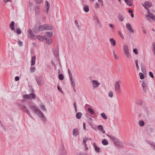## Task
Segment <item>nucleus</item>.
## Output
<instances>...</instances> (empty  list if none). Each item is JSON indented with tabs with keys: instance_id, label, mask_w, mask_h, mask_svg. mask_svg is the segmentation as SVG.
<instances>
[{
	"instance_id": "1",
	"label": "nucleus",
	"mask_w": 155,
	"mask_h": 155,
	"mask_svg": "<svg viewBox=\"0 0 155 155\" xmlns=\"http://www.w3.org/2000/svg\"><path fill=\"white\" fill-rule=\"evenodd\" d=\"M29 108L33 111L34 113L36 114L44 122H45L46 121V119L41 111L33 106L29 105Z\"/></svg>"
},
{
	"instance_id": "2",
	"label": "nucleus",
	"mask_w": 155,
	"mask_h": 155,
	"mask_svg": "<svg viewBox=\"0 0 155 155\" xmlns=\"http://www.w3.org/2000/svg\"><path fill=\"white\" fill-rule=\"evenodd\" d=\"M106 135L112 140L115 146L120 147H122V142L119 141L117 137L108 134H107Z\"/></svg>"
},
{
	"instance_id": "3",
	"label": "nucleus",
	"mask_w": 155,
	"mask_h": 155,
	"mask_svg": "<svg viewBox=\"0 0 155 155\" xmlns=\"http://www.w3.org/2000/svg\"><path fill=\"white\" fill-rule=\"evenodd\" d=\"M67 153V151L65 149L63 144L61 143L59 150V155H66Z\"/></svg>"
},
{
	"instance_id": "4",
	"label": "nucleus",
	"mask_w": 155,
	"mask_h": 155,
	"mask_svg": "<svg viewBox=\"0 0 155 155\" xmlns=\"http://www.w3.org/2000/svg\"><path fill=\"white\" fill-rule=\"evenodd\" d=\"M23 97L25 99H34L36 97L35 94L33 93H31L28 94H26L24 95Z\"/></svg>"
},
{
	"instance_id": "5",
	"label": "nucleus",
	"mask_w": 155,
	"mask_h": 155,
	"mask_svg": "<svg viewBox=\"0 0 155 155\" xmlns=\"http://www.w3.org/2000/svg\"><path fill=\"white\" fill-rule=\"evenodd\" d=\"M35 79L38 85H41L43 84V78L41 77L37 76L35 77Z\"/></svg>"
},
{
	"instance_id": "6",
	"label": "nucleus",
	"mask_w": 155,
	"mask_h": 155,
	"mask_svg": "<svg viewBox=\"0 0 155 155\" xmlns=\"http://www.w3.org/2000/svg\"><path fill=\"white\" fill-rule=\"evenodd\" d=\"M120 81H117L115 84V90L118 93H120Z\"/></svg>"
},
{
	"instance_id": "7",
	"label": "nucleus",
	"mask_w": 155,
	"mask_h": 155,
	"mask_svg": "<svg viewBox=\"0 0 155 155\" xmlns=\"http://www.w3.org/2000/svg\"><path fill=\"white\" fill-rule=\"evenodd\" d=\"M123 48L124 52L126 55L127 57L128 58H129L130 54L127 46L126 45H124L123 46Z\"/></svg>"
},
{
	"instance_id": "8",
	"label": "nucleus",
	"mask_w": 155,
	"mask_h": 155,
	"mask_svg": "<svg viewBox=\"0 0 155 155\" xmlns=\"http://www.w3.org/2000/svg\"><path fill=\"white\" fill-rule=\"evenodd\" d=\"M142 5L146 9H147L148 10H149L148 8L152 6V4L150 2H145L144 3V4H142Z\"/></svg>"
},
{
	"instance_id": "9",
	"label": "nucleus",
	"mask_w": 155,
	"mask_h": 155,
	"mask_svg": "<svg viewBox=\"0 0 155 155\" xmlns=\"http://www.w3.org/2000/svg\"><path fill=\"white\" fill-rule=\"evenodd\" d=\"M28 36L31 39H34L35 38V35L32 31L31 29H29L28 31Z\"/></svg>"
},
{
	"instance_id": "10",
	"label": "nucleus",
	"mask_w": 155,
	"mask_h": 155,
	"mask_svg": "<svg viewBox=\"0 0 155 155\" xmlns=\"http://www.w3.org/2000/svg\"><path fill=\"white\" fill-rule=\"evenodd\" d=\"M33 32L35 34L38 33L40 32L38 30V27L36 25L33 26L32 28Z\"/></svg>"
},
{
	"instance_id": "11",
	"label": "nucleus",
	"mask_w": 155,
	"mask_h": 155,
	"mask_svg": "<svg viewBox=\"0 0 155 155\" xmlns=\"http://www.w3.org/2000/svg\"><path fill=\"white\" fill-rule=\"evenodd\" d=\"M34 9L35 14L37 15H38L40 12V7L38 5H36L34 7Z\"/></svg>"
},
{
	"instance_id": "12",
	"label": "nucleus",
	"mask_w": 155,
	"mask_h": 155,
	"mask_svg": "<svg viewBox=\"0 0 155 155\" xmlns=\"http://www.w3.org/2000/svg\"><path fill=\"white\" fill-rule=\"evenodd\" d=\"M50 6V5L49 2L47 1H46L45 2V7L46 8V9L45 10V12L46 13H48Z\"/></svg>"
},
{
	"instance_id": "13",
	"label": "nucleus",
	"mask_w": 155,
	"mask_h": 155,
	"mask_svg": "<svg viewBox=\"0 0 155 155\" xmlns=\"http://www.w3.org/2000/svg\"><path fill=\"white\" fill-rule=\"evenodd\" d=\"M92 84H93V87L94 88L97 87L100 84L98 81L95 80H93L92 81Z\"/></svg>"
},
{
	"instance_id": "14",
	"label": "nucleus",
	"mask_w": 155,
	"mask_h": 155,
	"mask_svg": "<svg viewBox=\"0 0 155 155\" xmlns=\"http://www.w3.org/2000/svg\"><path fill=\"white\" fill-rule=\"evenodd\" d=\"M45 30H52L53 28V27L51 25L49 24H45Z\"/></svg>"
},
{
	"instance_id": "15",
	"label": "nucleus",
	"mask_w": 155,
	"mask_h": 155,
	"mask_svg": "<svg viewBox=\"0 0 155 155\" xmlns=\"http://www.w3.org/2000/svg\"><path fill=\"white\" fill-rule=\"evenodd\" d=\"M147 16L155 21V16L153 15V14L151 13L148 11L147 12Z\"/></svg>"
},
{
	"instance_id": "16",
	"label": "nucleus",
	"mask_w": 155,
	"mask_h": 155,
	"mask_svg": "<svg viewBox=\"0 0 155 155\" xmlns=\"http://www.w3.org/2000/svg\"><path fill=\"white\" fill-rule=\"evenodd\" d=\"M126 26L128 29V30L130 32L132 33H134V30L132 28L131 25L130 24V23H128L126 25Z\"/></svg>"
},
{
	"instance_id": "17",
	"label": "nucleus",
	"mask_w": 155,
	"mask_h": 155,
	"mask_svg": "<svg viewBox=\"0 0 155 155\" xmlns=\"http://www.w3.org/2000/svg\"><path fill=\"white\" fill-rule=\"evenodd\" d=\"M146 141L150 147L155 150V143L149 140H147Z\"/></svg>"
},
{
	"instance_id": "18",
	"label": "nucleus",
	"mask_w": 155,
	"mask_h": 155,
	"mask_svg": "<svg viewBox=\"0 0 155 155\" xmlns=\"http://www.w3.org/2000/svg\"><path fill=\"white\" fill-rule=\"evenodd\" d=\"M36 60V56L35 55H34L31 57V66H33L35 65V61Z\"/></svg>"
},
{
	"instance_id": "19",
	"label": "nucleus",
	"mask_w": 155,
	"mask_h": 155,
	"mask_svg": "<svg viewBox=\"0 0 155 155\" xmlns=\"http://www.w3.org/2000/svg\"><path fill=\"white\" fill-rule=\"evenodd\" d=\"M93 147H94V149L95 151L97 153H99L100 152V148L98 147L96 145L95 143H94L93 144Z\"/></svg>"
},
{
	"instance_id": "20",
	"label": "nucleus",
	"mask_w": 155,
	"mask_h": 155,
	"mask_svg": "<svg viewBox=\"0 0 155 155\" xmlns=\"http://www.w3.org/2000/svg\"><path fill=\"white\" fill-rule=\"evenodd\" d=\"M79 134V132L78 130V129L77 128L74 129L73 131V135L76 137Z\"/></svg>"
},
{
	"instance_id": "21",
	"label": "nucleus",
	"mask_w": 155,
	"mask_h": 155,
	"mask_svg": "<svg viewBox=\"0 0 155 155\" xmlns=\"http://www.w3.org/2000/svg\"><path fill=\"white\" fill-rule=\"evenodd\" d=\"M15 23L14 21H12L9 25L12 31H14L15 30Z\"/></svg>"
},
{
	"instance_id": "22",
	"label": "nucleus",
	"mask_w": 155,
	"mask_h": 155,
	"mask_svg": "<svg viewBox=\"0 0 155 155\" xmlns=\"http://www.w3.org/2000/svg\"><path fill=\"white\" fill-rule=\"evenodd\" d=\"M118 18L119 20L121 21H123L125 18L123 15L120 13L118 14Z\"/></svg>"
},
{
	"instance_id": "23",
	"label": "nucleus",
	"mask_w": 155,
	"mask_h": 155,
	"mask_svg": "<svg viewBox=\"0 0 155 155\" xmlns=\"http://www.w3.org/2000/svg\"><path fill=\"white\" fill-rule=\"evenodd\" d=\"M83 10L85 12H88L89 10V6L86 5H83Z\"/></svg>"
},
{
	"instance_id": "24",
	"label": "nucleus",
	"mask_w": 155,
	"mask_h": 155,
	"mask_svg": "<svg viewBox=\"0 0 155 155\" xmlns=\"http://www.w3.org/2000/svg\"><path fill=\"white\" fill-rule=\"evenodd\" d=\"M45 24L41 25H40L38 26V30L39 32L45 30Z\"/></svg>"
},
{
	"instance_id": "25",
	"label": "nucleus",
	"mask_w": 155,
	"mask_h": 155,
	"mask_svg": "<svg viewBox=\"0 0 155 155\" xmlns=\"http://www.w3.org/2000/svg\"><path fill=\"white\" fill-rule=\"evenodd\" d=\"M141 68L142 72L144 73H146V70L145 69V64L143 63H141Z\"/></svg>"
},
{
	"instance_id": "26",
	"label": "nucleus",
	"mask_w": 155,
	"mask_h": 155,
	"mask_svg": "<svg viewBox=\"0 0 155 155\" xmlns=\"http://www.w3.org/2000/svg\"><path fill=\"white\" fill-rule=\"evenodd\" d=\"M54 55L56 57H58L59 56V51L57 49L53 51Z\"/></svg>"
},
{
	"instance_id": "27",
	"label": "nucleus",
	"mask_w": 155,
	"mask_h": 155,
	"mask_svg": "<svg viewBox=\"0 0 155 155\" xmlns=\"http://www.w3.org/2000/svg\"><path fill=\"white\" fill-rule=\"evenodd\" d=\"M110 41L111 43V45L114 46L116 45V41L113 38L110 39Z\"/></svg>"
},
{
	"instance_id": "28",
	"label": "nucleus",
	"mask_w": 155,
	"mask_h": 155,
	"mask_svg": "<svg viewBox=\"0 0 155 155\" xmlns=\"http://www.w3.org/2000/svg\"><path fill=\"white\" fill-rule=\"evenodd\" d=\"M125 2L128 5L131 6L133 5V3L131 2V0H125Z\"/></svg>"
},
{
	"instance_id": "29",
	"label": "nucleus",
	"mask_w": 155,
	"mask_h": 155,
	"mask_svg": "<svg viewBox=\"0 0 155 155\" xmlns=\"http://www.w3.org/2000/svg\"><path fill=\"white\" fill-rule=\"evenodd\" d=\"M76 117L78 119H80L82 116V114L81 112H78L76 114Z\"/></svg>"
},
{
	"instance_id": "30",
	"label": "nucleus",
	"mask_w": 155,
	"mask_h": 155,
	"mask_svg": "<svg viewBox=\"0 0 155 155\" xmlns=\"http://www.w3.org/2000/svg\"><path fill=\"white\" fill-rule=\"evenodd\" d=\"M45 35L46 36L48 37H50L52 36L53 35V33L52 31H50L49 32H46Z\"/></svg>"
},
{
	"instance_id": "31",
	"label": "nucleus",
	"mask_w": 155,
	"mask_h": 155,
	"mask_svg": "<svg viewBox=\"0 0 155 155\" xmlns=\"http://www.w3.org/2000/svg\"><path fill=\"white\" fill-rule=\"evenodd\" d=\"M70 81L71 82V85L73 88L75 87V83L74 81L73 80V78L70 79Z\"/></svg>"
},
{
	"instance_id": "32",
	"label": "nucleus",
	"mask_w": 155,
	"mask_h": 155,
	"mask_svg": "<svg viewBox=\"0 0 155 155\" xmlns=\"http://www.w3.org/2000/svg\"><path fill=\"white\" fill-rule=\"evenodd\" d=\"M87 110L92 115H93L94 113V110L91 109V107H88L87 108Z\"/></svg>"
},
{
	"instance_id": "33",
	"label": "nucleus",
	"mask_w": 155,
	"mask_h": 155,
	"mask_svg": "<svg viewBox=\"0 0 155 155\" xmlns=\"http://www.w3.org/2000/svg\"><path fill=\"white\" fill-rule=\"evenodd\" d=\"M102 143L103 145L106 146L108 144V142L105 139H104L102 140Z\"/></svg>"
},
{
	"instance_id": "34",
	"label": "nucleus",
	"mask_w": 155,
	"mask_h": 155,
	"mask_svg": "<svg viewBox=\"0 0 155 155\" xmlns=\"http://www.w3.org/2000/svg\"><path fill=\"white\" fill-rule=\"evenodd\" d=\"M139 124L140 126L143 127L144 125V122L143 120H140L139 121Z\"/></svg>"
},
{
	"instance_id": "35",
	"label": "nucleus",
	"mask_w": 155,
	"mask_h": 155,
	"mask_svg": "<svg viewBox=\"0 0 155 155\" xmlns=\"http://www.w3.org/2000/svg\"><path fill=\"white\" fill-rule=\"evenodd\" d=\"M94 20L95 21V23H96L97 24H100V21L98 20V18H97V17L96 16H94Z\"/></svg>"
},
{
	"instance_id": "36",
	"label": "nucleus",
	"mask_w": 155,
	"mask_h": 155,
	"mask_svg": "<svg viewBox=\"0 0 155 155\" xmlns=\"http://www.w3.org/2000/svg\"><path fill=\"white\" fill-rule=\"evenodd\" d=\"M97 128L98 130H100L101 131L103 130V127L102 125H99L97 126Z\"/></svg>"
},
{
	"instance_id": "37",
	"label": "nucleus",
	"mask_w": 155,
	"mask_h": 155,
	"mask_svg": "<svg viewBox=\"0 0 155 155\" xmlns=\"http://www.w3.org/2000/svg\"><path fill=\"white\" fill-rule=\"evenodd\" d=\"M68 73L69 74L70 79L73 78L72 75V73L71 71V70L68 69Z\"/></svg>"
},
{
	"instance_id": "38",
	"label": "nucleus",
	"mask_w": 155,
	"mask_h": 155,
	"mask_svg": "<svg viewBox=\"0 0 155 155\" xmlns=\"http://www.w3.org/2000/svg\"><path fill=\"white\" fill-rule=\"evenodd\" d=\"M46 44L48 45L51 44L52 43V40L50 38H49L48 39V40H46Z\"/></svg>"
},
{
	"instance_id": "39",
	"label": "nucleus",
	"mask_w": 155,
	"mask_h": 155,
	"mask_svg": "<svg viewBox=\"0 0 155 155\" xmlns=\"http://www.w3.org/2000/svg\"><path fill=\"white\" fill-rule=\"evenodd\" d=\"M58 78L61 81L64 79V76L62 74H59L58 75Z\"/></svg>"
},
{
	"instance_id": "40",
	"label": "nucleus",
	"mask_w": 155,
	"mask_h": 155,
	"mask_svg": "<svg viewBox=\"0 0 155 155\" xmlns=\"http://www.w3.org/2000/svg\"><path fill=\"white\" fill-rule=\"evenodd\" d=\"M101 115L102 117V118L104 119H106L107 118V117L106 114L104 113H101Z\"/></svg>"
},
{
	"instance_id": "41",
	"label": "nucleus",
	"mask_w": 155,
	"mask_h": 155,
	"mask_svg": "<svg viewBox=\"0 0 155 155\" xmlns=\"http://www.w3.org/2000/svg\"><path fill=\"white\" fill-rule=\"evenodd\" d=\"M154 128L153 127H150L148 129V131L149 133H151L154 132Z\"/></svg>"
},
{
	"instance_id": "42",
	"label": "nucleus",
	"mask_w": 155,
	"mask_h": 155,
	"mask_svg": "<svg viewBox=\"0 0 155 155\" xmlns=\"http://www.w3.org/2000/svg\"><path fill=\"white\" fill-rule=\"evenodd\" d=\"M142 87L147 86V81H143L142 84Z\"/></svg>"
},
{
	"instance_id": "43",
	"label": "nucleus",
	"mask_w": 155,
	"mask_h": 155,
	"mask_svg": "<svg viewBox=\"0 0 155 155\" xmlns=\"http://www.w3.org/2000/svg\"><path fill=\"white\" fill-rule=\"evenodd\" d=\"M139 75L140 77V78L141 79H143L144 78V75L141 72H140L139 74Z\"/></svg>"
},
{
	"instance_id": "44",
	"label": "nucleus",
	"mask_w": 155,
	"mask_h": 155,
	"mask_svg": "<svg viewBox=\"0 0 155 155\" xmlns=\"http://www.w3.org/2000/svg\"><path fill=\"white\" fill-rule=\"evenodd\" d=\"M37 38L40 41H43L42 36L40 35H37Z\"/></svg>"
},
{
	"instance_id": "45",
	"label": "nucleus",
	"mask_w": 155,
	"mask_h": 155,
	"mask_svg": "<svg viewBox=\"0 0 155 155\" xmlns=\"http://www.w3.org/2000/svg\"><path fill=\"white\" fill-rule=\"evenodd\" d=\"M118 35L122 39H124V37L123 35L122 34V33L120 31H118Z\"/></svg>"
},
{
	"instance_id": "46",
	"label": "nucleus",
	"mask_w": 155,
	"mask_h": 155,
	"mask_svg": "<svg viewBox=\"0 0 155 155\" xmlns=\"http://www.w3.org/2000/svg\"><path fill=\"white\" fill-rule=\"evenodd\" d=\"M32 5L33 3L30 2H29L28 6L31 10L32 9Z\"/></svg>"
},
{
	"instance_id": "47",
	"label": "nucleus",
	"mask_w": 155,
	"mask_h": 155,
	"mask_svg": "<svg viewBox=\"0 0 155 155\" xmlns=\"http://www.w3.org/2000/svg\"><path fill=\"white\" fill-rule=\"evenodd\" d=\"M83 142L84 145L85 146H86V145H87L86 142H87V140H88V138L87 137L86 139H83Z\"/></svg>"
},
{
	"instance_id": "48",
	"label": "nucleus",
	"mask_w": 155,
	"mask_h": 155,
	"mask_svg": "<svg viewBox=\"0 0 155 155\" xmlns=\"http://www.w3.org/2000/svg\"><path fill=\"white\" fill-rule=\"evenodd\" d=\"M135 63L137 67V70H138L139 69V66L138 65V61L137 60H136L135 61Z\"/></svg>"
},
{
	"instance_id": "49",
	"label": "nucleus",
	"mask_w": 155,
	"mask_h": 155,
	"mask_svg": "<svg viewBox=\"0 0 155 155\" xmlns=\"http://www.w3.org/2000/svg\"><path fill=\"white\" fill-rule=\"evenodd\" d=\"M35 2L37 4H40L43 1L42 0H35Z\"/></svg>"
},
{
	"instance_id": "50",
	"label": "nucleus",
	"mask_w": 155,
	"mask_h": 155,
	"mask_svg": "<svg viewBox=\"0 0 155 155\" xmlns=\"http://www.w3.org/2000/svg\"><path fill=\"white\" fill-rule=\"evenodd\" d=\"M143 87V91L144 92H146L147 90L148 89L147 86L142 87Z\"/></svg>"
},
{
	"instance_id": "51",
	"label": "nucleus",
	"mask_w": 155,
	"mask_h": 155,
	"mask_svg": "<svg viewBox=\"0 0 155 155\" xmlns=\"http://www.w3.org/2000/svg\"><path fill=\"white\" fill-rule=\"evenodd\" d=\"M149 75L152 78H154L153 73L151 71H150L149 72Z\"/></svg>"
},
{
	"instance_id": "52",
	"label": "nucleus",
	"mask_w": 155,
	"mask_h": 155,
	"mask_svg": "<svg viewBox=\"0 0 155 155\" xmlns=\"http://www.w3.org/2000/svg\"><path fill=\"white\" fill-rule=\"evenodd\" d=\"M21 31L20 29L19 28H17L16 30V33L18 34H20L21 33Z\"/></svg>"
},
{
	"instance_id": "53",
	"label": "nucleus",
	"mask_w": 155,
	"mask_h": 155,
	"mask_svg": "<svg viewBox=\"0 0 155 155\" xmlns=\"http://www.w3.org/2000/svg\"><path fill=\"white\" fill-rule=\"evenodd\" d=\"M40 107L41 108L42 110L46 111V110L45 109V107L44 105H41L40 106Z\"/></svg>"
},
{
	"instance_id": "54",
	"label": "nucleus",
	"mask_w": 155,
	"mask_h": 155,
	"mask_svg": "<svg viewBox=\"0 0 155 155\" xmlns=\"http://www.w3.org/2000/svg\"><path fill=\"white\" fill-rule=\"evenodd\" d=\"M35 70V68L34 67H31L30 68V71L31 72L33 73L34 72Z\"/></svg>"
},
{
	"instance_id": "55",
	"label": "nucleus",
	"mask_w": 155,
	"mask_h": 155,
	"mask_svg": "<svg viewBox=\"0 0 155 155\" xmlns=\"http://www.w3.org/2000/svg\"><path fill=\"white\" fill-rule=\"evenodd\" d=\"M133 52L136 54H138V50L136 48L133 49Z\"/></svg>"
},
{
	"instance_id": "56",
	"label": "nucleus",
	"mask_w": 155,
	"mask_h": 155,
	"mask_svg": "<svg viewBox=\"0 0 155 155\" xmlns=\"http://www.w3.org/2000/svg\"><path fill=\"white\" fill-rule=\"evenodd\" d=\"M79 155H88L87 153H84V152H80L79 153Z\"/></svg>"
},
{
	"instance_id": "57",
	"label": "nucleus",
	"mask_w": 155,
	"mask_h": 155,
	"mask_svg": "<svg viewBox=\"0 0 155 155\" xmlns=\"http://www.w3.org/2000/svg\"><path fill=\"white\" fill-rule=\"evenodd\" d=\"M108 95L109 97H112L113 96V93L112 92L110 91L109 92L108 94Z\"/></svg>"
},
{
	"instance_id": "58",
	"label": "nucleus",
	"mask_w": 155,
	"mask_h": 155,
	"mask_svg": "<svg viewBox=\"0 0 155 155\" xmlns=\"http://www.w3.org/2000/svg\"><path fill=\"white\" fill-rule=\"evenodd\" d=\"M113 53L114 57L115 59H117L118 58V57L117 56L116 54H115L114 51H113Z\"/></svg>"
},
{
	"instance_id": "59",
	"label": "nucleus",
	"mask_w": 155,
	"mask_h": 155,
	"mask_svg": "<svg viewBox=\"0 0 155 155\" xmlns=\"http://www.w3.org/2000/svg\"><path fill=\"white\" fill-rule=\"evenodd\" d=\"M26 113H27L28 115L31 118H32V117L30 114V112H29L28 111V110H27L26 111H25Z\"/></svg>"
},
{
	"instance_id": "60",
	"label": "nucleus",
	"mask_w": 155,
	"mask_h": 155,
	"mask_svg": "<svg viewBox=\"0 0 155 155\" xmlns=\"http://www.w3.org/2000/svg\"><path fill=\"white\" fill-rule=\"evenodd\" d=\"M18 43L19 45L20 46H21L22 45V42L19 40H18Z\"/></svg>"
},
{
	"instance_id": "61",
	"label": "nucleus",
	"mask_w": 155,
	"mask_h": 155,
	"mask_svg": "<svg viewBox=\"0 0 155 155\" xmlns=\"http://www.w3.org/2000/svg\"><path fill=\"white\" fill-rule=\"evenodd\" d=\"M19 79V78L18 76H16L15 78V80L16 81H18Z\"/></svg>"
},
{
	"instance_id": "62",
	"label": "nucleus",
	"mask_w": 155,
	"mask_h": 155,
	"mask_svg": "<svg viewBox=\"0 0 155 155\" xmlns=\"http://www.w3.org/2000/svg\"><path fill=\"white\" fill-rule=\"evenodd\" d=\"M95 8H99V5L98 3H96L95 4Z\"/></svg>"
},
{
	"instance_id": "63",
	"label": "nucleus",
	"mask_w": 155,
	"mask_h": 155,
	"mask_svg": "<svg viewBox=\"0 0 155 155\" xmlns=\"http://www.w3.org/2000/svg\"><path fill=\"white\" fill-rule=\"evenodd\" d=\"M42 38L43 41L44 40H48V38L45 36H44L43 37H42Z\"/></svg>"
},
{
	"instance_id": "64",
	"label": "nucleus",
	"mask_w": 155,
	"mask_h": 155,
	"mask_svg": "<svg viewBox=\"0 0 155 155\" xmlns=\"http://www.w3.org/2000/svg\"><path fill=\"white\" fill-rule=\"evenodd\" d=\"M153 49H155V42H153L152 44Z\"/></svg>"
}]
</instances>
